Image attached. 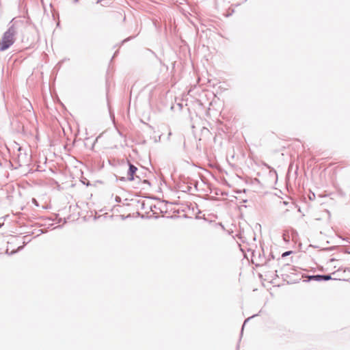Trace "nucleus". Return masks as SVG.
Here are the masks:
<instances>
[{
    "label": "nucleus",
    "mask_w": 350,
    "mask_h": 350,
    "mask_svg": "<svg viewBox=\"0 0 350 350\" xmlns=\"http://www.w3.org/2000/svg\"><path fill=\"white\" fill-rule=\"evenodd\" d=\"M137 170V168L129 163V170H128V172L126 174V176H122V178L124 179V180H133L134 178H135V174L136 173Z\"/></svg>",
    "instance_id": "nucleus-2"
},
{
    "label": "nucleus",
    "mask_w": 350,
    "mask_h": 350,
    "mask_svg": "<svg viewBox=\"0 0 350 350\" xmlns=\"http://www.w3.org/2000/svg\"><path fill=\"white\" fill-rule=\"evenodd\" d=\"M313 278L318 280H319L320 279H323L324 280H329L331 279V276L328 275H318L313 276Z\"/></svg>",
    "instance_id": "nucleus-3"
},
{
    "label": "nucleus",
    "mask_w": 350,
    "mask_h": 350,
    "mask_svg": "<svg viewBox=\"0 0 350 350\" xmlns=\"http://www.w3.org/2000/svg\"><path fill=\"white\" fill-rule=\"evenodd\" d=\"M14 31L10 29L4 33L0 40V51H3L8 49L14 44Z\"/></svg>",
    "instance_id": "nucleus-1"
},
{
    "label": "nucleus",
    "mask_w": 350,
    "mask_h": 350,
    "mask_svg": "<svg viewBox=\"0 0 350 350\" xmlns=\"http://www.w3.org/2000/svg\"><path fill=\"white\" fill-rule=\"evenodd\" d=\"M290 254H291V251L286 252H284V253L282 254V256H288V255H289Z\"/></svg>",
    "instance_id": "nucleus-4"
},
{
    "label": "nucleus",
    "mask_w": 350,
    "mask_h": 350,
    "mask_svg": "<svg viewBox=\"0 0 350 350\" xmlns=\"http://www.w3.org/2000/svg\"><path fill=\"white\" fill-rule=\"evenodd\" d=\"M32 201H33V204H34L36 206H38V203L37 202V201H36V199H33V200H32Z\"/></svg>",
    "instance_id": "nucleus-5"
}]
</instances>
